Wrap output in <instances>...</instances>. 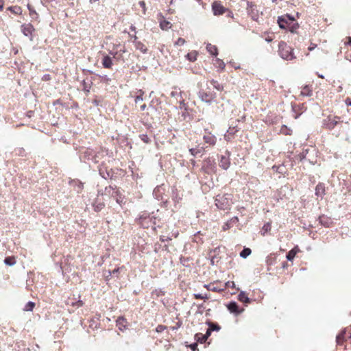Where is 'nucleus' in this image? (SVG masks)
<instances>
[{
	"instance_id": "f257e3e1",
	"label": "nucleus",
	"mask_w": 351,
	"mask_h": 351,
	"mask_svg": "<svg viewBox=\"0 0 351 351\" xmlns=\"http://www.w3.org/2000/svg\"><path fill=\"white\" fill-rule=\"evenodd\" d=\"M293 49L285 42L280 41L278 44V53L280 56L287 60H291L295 58L293 52Z\"/></svg>"
},
{
	"instance_id": "f03ea898",
	"label": "nucleus",
	"mask_w": 351,
	"mask_h": 351,
	"mask_svg": "<svg viewBox=\"0 0 351 351\" xmlns=\"http://www.w3.org/2000/svg\"><path fill=\"white\" fill-rule=\"evenodd\" d=\"M294 19L289 15L279 16L278 19V23L281 29H289L291 32L294 31V25H292L294 22Z\"/></svg>"
},
{
	"instance_id": "7ed1b4c3",
	"label": "nucleus",
	"mask_w": 351,
	"mask_h": 351,
	"mask_svg": "<svg viewBox=\"0 0 351 351\" xmlns=\"http://www.w3.org/2000/svg\"><path fill=\"white\" fill-rule=\"evenodd\" d=\"M343 122L339 116L329 115L324 120L323 125L325 129L331 130L335 128L339 123Z\"/></svg>"
},
{
	"instance_id": "20e7f679",
	"label": "nucleus",
	"mask_w": 351,
	"mask_h": 351,
	"mask_svg": "<svg viewBox=\"0 0 351 351\" xmlns=\"http://www.w3.org/2000/svg\"><path fill=\"white\" fill-rule=\"evenodd\" d=\"M215 202L216 206L220 210H226L230 208L231 202L226 195H217Z\"/></svg>"
},
{
	"instance_id": "39448f33",
	"label": "nucleus",
	"mask_w": 351,
	"mask_h": 351,
	"mask_svg": "<svg viewBox=\"0 0 351 351\" xmlns=\"http://www.w3.org/2000/svg\"><path fill=\"white\" fill-rule=\"evenodd\" d=\"M212 10L214 15L219 16L222 15L228 11V9L225 8L220 1H215L212 3Z\"/></svg>"
},
{
	"instance_id": "423d86ee",
	"label": "nucleus",
	"mask_w": 351,
	"mask_h": 351,
	"mask_svg": "<svg viewBox=\"0 0 351 351\" xmlns=\"http://www.w3.org/2000/svg\"><path fill=\"white\" fill-rule=\"evenodd\" d=\"M256 8V5L254 3L250 1L247 3V12L254 21H256L258 16V11Z\"/></svg>"
},
{
	"instance_id": "0eeeda50",
	"label": "nucleus",
	"mask_w": 351,
	"mask_h": 351,
	"mask_svg": "<svg viewBox=\"0 0 351 351\" xmlns=\"http://www.w3.org/2000/svg\"><path fill=\"white\" fill-rule=\"evenodd\" d=\"M202 169L206 173H212L215 171V164L210 158H207L204 160V165H202Z\"/></svg>"
},
{
	"instance_id": "6e6552de",
	"label": "nucleus",
	"mask_w": 351,
	"mask_h": 351,
	"mask_svg": "<svg viewBox=\"0 0 351 351\" xmlns=\"http://www.w3.org/2000/svg\"><path fill=\"white\" fill-rule=\"evenodd\" d=\"M21 31L25 36H32V33L34 31V26L30 23L24 24L21 25Z\"/></svg>"
},
{
	"instance_id": "1a4fd4ad",
	"label": "nucleus",
	"mask_w": 351,
	"mask_h": 351,
	"mask_svg": "<svg viewBox=\"0 0 351 351\" xmlns=\"http://www.w3.org/2000/svg\"><path fill=\"white\" fill-rule=\"evenodd\" d=\"M205 143L208 144L210 146H213L216 143V137L210 132L205 134L203 136Z\"/></svg>"
},
{
	"instance_id": "9d476101",
	"label": "nucleus",
	"mask_w": 351,
	"mask_h": 351,
	"mask_svg": "<svg viewBox=\"0 0 351 351\" xmlns=\"http://www.w3.org/2000/svg\"><path fill=\"white\" fill-rule=\"evenodd\" d=\"M227 308L230 313H234L236 315L240 314L243 311V308L239 309L238 304L235 302H230L228 304H227Z\"/></svg>"
},
{
	"instance_id": "9b49d317",
	"label": "nucleus",
	"mask_w": 351,
	"mask_h": 351,
	"mask_svg": "<svg viewBox=\"0 0 351 351\" xmlns=\"http://www.w3.org/2000/svg\"><path fill=\"white\" fill-rule=\"evenodd\" d=\"M325 193L326 189L324 184L321 182L318 183L315 187V195L317 197H321L322 199Z\"/></svg>"
},
{
	"instance_id": "f8f14e48",
	"label": "nucleus",
	"mask_w": 351,
	"mask_h": 351,
	"mask_svg": "<svg viewBox=\"0 0 351 351\" xmlns=\"http://www.w3.org/2000/svg\"><path fill=\"white\" fill-rule=\"evenodd\" d=\"M134 44L136 49L139 50L143 53H146L147 52L148 49L146 45L142 42L137 40V37L136 36H134Z\"/></svg>"
},
{
	"instance_id": "ddd939ff",
	"label": "nucleus",
	"mask_w": 351,
	"mask_h": 351,
	"mask_svg": "<svg viewBox=\"0 0 351 351\" xmlns=\"http://www.w3.org/2000/svg\"><path fill=\"white\" fill-rule=\"evenodd\" d=\"M219 165L224 170H227L230 165V160L229 157L221 156L219 162Z\"/></svg>"
},
{
	"instance_id": "4468645a",
	"label": "nucleus",
	"mask_w": 351,
	"mask_h": 351,
	"mask_svg": "<svg viewBox=\"0 0 351 351\" xmlns=\"http://www.w3.org/2000/svg\"><path fill=\"white\" fill-rule=\"evenodd\" d=\"M211 332H212V331H210V330L208 328V330H207V331H206V334H205V335H203L202 333H197V334L195 335V339H196L198 342H199V343H204V342H206V341L207 339H208V337L210 335Z\"/></svg>"
},
{
	"instance_id": "2eb2a0df",
	"label": "nucleus",
	"mask_w": 351,
	"mask_h": 351,
	"mask_svg": "<svg viewBox=\"0 0 351 351\" xmlns=\"http://www.w3.org/2000/svg\"><path fill=\"white\" fill-rule=\"evenodd\" d=\"M199 97L202 101L205 102H210L214 98L215 95L212 93H208L204 91H200L199 93Z\"/></svg>"
},
{
	"instance_id": "dca6fc26",
	"label": "nucleus",
	"mask_w": 351,
	"mask_h": 351,
	"mask_svg": "<svg viewBox=\"0 0 351 351\" xmlns=\"http://www.w3.org/2000/svg\"><path fill=\"white\" fill-rule=\"evenodd\" d=\"M101 64L105 69H111L113 64L112 60L109 56L106 55L102 58Z\"/></svg>"
},
{
	"instance_id": "f3484780",
	"label": "nucleus",
	"mask_w": 351,
	"mask_h": 351,
	"mask_svg": "<svg viewBox=\"0 0 351 351\" xmlns=\"http://www.w3.org/2000/svg\"><path fill=\"white\" fill-rule=\"evenodd\" d=\"M205 152V148L202 146L197 145L196 147L189 149V152L193 156H196L198 154L202 155Z\"/></svg>"
},
{
	"instance_id": "a211bd4d",
	"label": "nucleus",
	"mask_w": 351,
	"mask_h": 351,
	"mask_svg": "<svg viewBox=\"0 0 351 351\" xmlns=\"http://www.w3.org/2000/svg\"><path fill=\"white\" fill-rule=\"evenodd\" d=\"M161 19H160V27L162 30H168L172 26L171 23L167 21L163 16H160Z\"/></svg>"
},
{
	"instance_id": "6ab92c4d",
	"label": "nucleus",
	"mask_w": 351,
	"mask_h": 351,
	"mask_svg": "<svg viewBox=\"0 0 351 351\" xmlns=\"http://www.w3.org/2000/svg\"><path fill=\"white\" fill-rule=\"evenodd\" d=\"M300 252V249L298 246H295L292 250H291L287 254V260L291 261L294 259L295 255Z\"/></svg>"
},
{
	"instance_id": "aec40b11",
	"label": "nucleus",
	"mask_w": 351,
	"mask_h": 351,
	"mask_svg": "<svg viewBox=\"0 0 351 351\" xmlns=\"http://www.w3.org/2000/svg\"><path fill=\"white\" fill-rule=\"evenodd\" d=\"M313 93L312 88L306 85L302 88L300 95L302 96H311Z\"/></svg>"
},
{
	"instance_id": "412c9836",
	"label": "nucleus",
	"mask_w": 351,
	"mask_h": 351,
	"mask_svg": "<svg viewBox=\"0 0 351 351\" xmlns=\"http://www.w3.org/2000/svg\"><path fill=\"white\" fill-rule=\"evenodd\" d=\"M219 284L213 285V288H215L213 290V292L221 293L226 291V286L223 285V283L218 280Z\"/></svg>"
},
{
	"instance_id": "4be33fe9",
	"label": "nucleus",
	"mask_w": 351,
	"mask_h": 351,
	"mask_svg": "<svg viewBox=\"0 0 351 351\" xmlns=\"http://www.w3.org/2000/svg\"><path fill=\"white\" fill-rule=\"evenodd\" d=\"M206 49L212 56H217L218 54V49L215 45H213L212 44H208L206 45Z\"/></svg>"
},
{
	"instance_id": "5701e85b",
	"label": "nucleus",
	"mask_w": 351,
	"mask_h": 351,
	"mask_svg": "<svg viewBox=\"0 0 351 351\" xmlns=\"http://www.w3.org/2000/svg\"><path fill=\"white\" fill-rule=\"evenodd\" d=\"M345 335L346 331L342 330L341 332H339L336 337V341L338 345H343L344 341H345Z\"/></svg>"
},
{
	"instance_id": "b1692460",
	"label": "nucleus",
	"mask_w": 351,
	"mask_h": 351,
	"mask_svg": "<svg viewBox=\"0 0 351 351\" xmlns=\"http://www.w3.org/2000/svg\"><path fill=\"white\" fill-rule=\"evenodd\" d=\"M238 299L240 302H243V303H250V298L247 297V295L243 291H241L239 294Z\"/></svg>"
},
{
	"instance_id": "393cba45",
	"label": "nucleus",
	"mask_w": 351,
	"mask_h": 351,
	"mask_svg": "<svg viewBox=\"0 0 351 351\" xmlns=\"http://www.w3.org/2000/svg\"><path fill=\"white\" fill-rule=\"evenodd\" d=\"M210 82L213 86V87L217 90L222 91L223 90V86L221 84H220L218 81L211 80Z\"/></svg>"
},
{
	"instance_id": "a878e982",
	"label": "nucleus",
	"mask_w": 351,
	"mask_h": 351,
	"mask_svg": "<svg viewBox=\"0 0 351 351\" xmlns=\"http://www.w3.org/2000/svg\"><path fill=\"white\" fill-rule=\"evenodd\" d=\"M280 134H283V135H291L292 134V130L288 128L287 125H282L280 130Z\"/></svg>"
},
{
	"instance_id": "bb28decb",
	"label": "nucleus",
	"mask_w": 351,
	"mask_h": 351,
	"mask_svg": "<svg viewBox=\"0 0 351 351\" xmlns=\"http://www.w3.org/2000/svg\"><path fill=\"white\" fill-rule=\"evenodd\" d=\"M136 93L137 95L134 98V101L136 104L143 100L144 91H143L142 90H138Z\"/></svg>"
},
{
	"instance_id": "cd10ccee",
	"label": "nucleus",
	"mask_w": 351,
	"mask_h": 351,
	"mask_svg": "<svg viewBox=\"0 0 351 351\" xmlns=\"http://www.w3.org/2000/svg\"><path fill=\"white\" fill-rule=\"evenodd\" d=\"M197 53L196 51H191L190 53H188L186 56V58L191 61L194 62L197 60Z\"/></svg>"
},
{
	"instance_id": "c85d7f7f",
	"label": "nucleus",
	"mask_w": 351,
	"mask_h": 351,
	"mask_svg": "<svg viewBox=\"0 0 351 351\" xmlns=\"http://www.w3.org/2000/svg\"><path fill=\"white\" fill-rule=\"evenodd\" d=\"M4 263L9 266L14 265L16 263V258L14 256H8L5 258Z\"/></svg>"
},
{
	"instance_id": "c756f323",
	"label": "nucleus",
	"mask_w": 351,
	"mask_h": 351,
	"mask_svg": "<svg viewBox=\"0 0 351 351\" xmlns=\"http://www.w3.org/2000/svg\"><path fill=\"white\" fill-rule=\"evenodd\" d=\"M208 326H209L208 329L210 331H214V330L218 331L221 328V327L219 324L213 323V322H208Z\"/></svg>"
},
{
	"instance_id": "7c9ffc66",
	"label": "nucleus",
	"mask_w": 351,
	"mask_h": 351,
	"mask_svg": "<svg viewBox=\"0 0 351 351\" xmlns=\"http://www.w3.org/2000/svg\"><path fill=\"white\" fill-rule=\"evenodd\" d=\"M93 206L95 211L99 212L105 207V204L103 202H99L94 204Z\"/></svg>"
},
{
	"instance_id": "2f4dec72",
	"label": "nucleus",
	"mask_w": 351,
	"mask_h": 351,
	"mask_svg": "<svg viewBox=\"0 0 351 351\" xmlns=\"http://www.w3.org/2000/svg\"><path fill=\"white\" fill-rule=\"evenodd\" d=\"M252 253V250L250 248L245 247L244 248L240 253V256L245 258Z\"/></svg>"
},
{
	"instance_id": "473e14b6",
	"label": "nucleus",
	"mask_w": 351,
	"mask_h": 351,
	"mask_svg": "<svg viewBox=\"0 0 351 351\" xmlns=\"http://www.w3.org/2000/svg\"><path fill=\"white\" fill-rule=\"evenodd\" d=\"M34 307H35V303L33 302H29L25 304V306L24 307V311H32Z\"/></svg>"
},
{
	"instance_id": "72a5a7b5",
	"label": "nucleus",
	"mask_w": 351,
	"mask_h": 351,
	"mask_svg": "<svg viewBox=\"0 0 351 351\" xmlns=\"http://www.w3.org/2000/svg\"><path fill=\"white\" fill-rule=\"evenodd\" d=\"M193 298L197 300H208L210 298V295L208 294L203 295L200 293H195L193 294Z\"/></svg>"
},
{
	"instance_id": "f704fd0d",
	"label": "nucleus",
	"mask_w": 351,
	"mask_h": 351,
	"mask_svg": "<svg viewBox=\"0 0 351 351\" xmlns=\"http://www.w3.org/2000/svg\"><path fill=\"white\" fill-rule=\"evenodd\" d=\"M218 284H219L218 280H215L209 284L204 285V287L206 288L208 291H213V290H214V289H215V288H213V285H218Z\"/></svg>"
},
{
	"instance_id": "c9c22d12",
	"label": "nucleus",
	"mask_w": 351,
	"mask_h": 351,
	"mask_svg": "<svg viewBox=\"0 0 351 351\" xmlns=\"http://www.w3.org/2000/svg\"><path fill=\"white\" fill-rule=\"evenodd\" d=\"M9 10L15 14H21V8L19 6L10 7Z\"/></svg>"
},
{
	"instance_id": "e433bc0d",
	"label": "nucleus",
	"mask_w": 351,
	"mask_h": 351,
	"mask_svg": "<svg viewBox=\"0 0 351 351\" xmlns=\"http://www.w3.org/2000/svg\"><path fill=\"white\" fill-rule=\"evenodd\" d=\"M141 139L145 143H150L151 140L147 134H142L140 136Z\"/></svg>"
},
{
	"instance_id": "4c0bfd02",
	"label": "nucleus",
	"mask_w": 351,
	"mask_h": 351,
	"mask_svg": "<svg viewBox=\"0 0 351 351\" xmlns=\"http://www.w3.org/2000/svg\"><path fill=\"white\" fill-rule=\"evenodd\" d=\"M125 323L126 319L123 317H119L118 319L117 320V324L118 326L123 325V326H125L124 324Z\"/></svg>"
},
{
	"instance_id": "58836bf2",
	"label": "nucleus",
	"mask_w": 351,
	"mask_h": 351,
	"mask_svg": "<svg viewBox=\"0 0 351 351\" xmlns=\"http://www.w3.org/2000/svg\"><path fill=\"white\" fill-rule=\"evenodd\" d=\"M167 328V326H164V325H158L156 328V331L157 332H163L165 330H166Z\"/></svg>"
},
{
	"instance_id": "ea45409f",
	"label": "nucleus",
	"mask_w": 351,
	"mask_h": 351,
	"mask_svg": "<svg viewBox=\"0 0 351 351\" xmlns=\"http://www.w3.org/2000/svg\"><path fill=\"white\" fill-rule=\"evenodd\" d=\"M186 43L185 40L182 38H179L175 43L176 45L182 46Z\"/></svg>"
},
{
	"instance_id": "a19ab883",
	"label": "nucleus",
	"mask_w": 351,
	"mask_h": 351,
	"mask_svg": "<svg viewBox=\"0 0 351 351\" xmlns=\"http://www.w3.org/2000/svg\"><path fill=\"white\" fill-rule=\"evenodd\" d=\"M223 285L226 286V290L228 287H233L234 286V282L233 281H228L227 282L223 284Z\"/></svg>"
},
{
	"instance_id": "79ce46f5",
	"label": "nucleus",
	"mask_w": 351,
	"mask_h": 351,
	"mask_svg": "<svg viewBox=\"0 0 351 351\" xmlns=\"http://www.w3.org/2000/svg\"><path fill=\"white\" fill-rule=\"evenodd\" d=\"M171 238L169 237H165V236H160V241L161 242L169 241H171Z\"/></svg>"
},
{
	"instance_id": "37998d69",
	"label": "nucleus",
	"mask_w": 351,
	"mask_h": 351,
	"mask_svg": "<svg viewBox=\"0 0 351 351\" xmlns=\"http://www.w3.org/2000/svg\"><path fill=\"white\" fill-rule=\"evenodd\" d=\"M138 4L143 8V13L145 14L146 11L145 2L144 1H139Z\"/></svg>"
},
{
	"instance_id": "c03bdc74",
	"label": "nucleus",
	"mask_w": 351,
	"mask_h": 351,
	"mask_svg": "<svg viewBox=\"0 0 351 351\" xmlns=\"http://www.w3.org/2000/svg\"><path fill=\"white\" fill-rule=\"evenodd\" d=\"M119 268L114 269L112 271H111L112 275L115 276L117 278H119Z\"/></svg>"
},
{
	"instance_id": "a18cd8bd",
	"label": "nucleus",
	"mask_w": 351,
	"mask_h": 351,
	"mask_svg": "<svg viewBox=\"0 0 351 351\" xmlns=\"http://www.w3.org/2000/svg\"><path fill=\"white\" fill-rule=\"evenodd\" d=\"M317 47V45L316 44L311 43L310 45L308 47V50L309 51H311L314 50Z\"/></svg>"
},
{
	"instance_id": "49530a36",
	"label": "nucleus",
	"mask_w": 351,
	"mask_h": 351,
	"mask_svg": "<svg viewBox=\"0 0 351 351\" xmlns=\"http://www.w3.org/2000/svg\"><path fill=\"white\" fill-rule=\"evenodd\" d=\"M182 325L181 322H178L176 326L171 327L172 330L178 329Z\"/></svg>"
},
{
	"instance_id": "de8ad7c7",
	"label": "nucleus",
	"mask_w": 351,
	"mask_h": 351,
	"mask_svg": "<svg viewBox=\"0 0 351 351\" xmlns=\"http://www.w3.org/2000/svg\"><path fill=\"white\" fill-rule=\"evenodd\" d=\"M273 36L270 35H267V36L265 37V40L268 43H270L273 40Z\"/></svg>"
},
{
	"instance_id": "09e8293b",
	"label": "nucleus",
	"mask_w": 351,
	"mask_h": 351,
	"mask_svg": "<svg viewBox=\"0 0 351 351\" xmlns=\"http://www.w3.org/2000/svg\"><path fill=\"white\" fill-rule=\"evenodd\" d=\"M345 103L347 106H351V98L347 97L345 100Z\"/></svg>"
},
{
	"instance_id": "8fccbe9b",
	"label": "nucleus",
	"mask_w": 351,
	"mask_h": 351,
	"mask_svg": "<svg viewBox=\"0 0 351 351\" xmlns=\"http://www.w3.org/2000/svg\"><path fill=\"white\" fill-rule=\"evenodd\" d=\"M346 45H351V36L348 37V40L345 42Z\"/></svg>"
},
{
	"instance_id": "3c124183",
	"label": "nucleus",
	"mask_w": 351,
	"mask_h": 351,
	"mask_svg": "<svg viewBox=\"0 0 351 351\" xmlns=\"http://www.w3.org/2000/svg\"><path fill=\"white\" fill-rule=\"evenodd\" d=\"M77 306H82L84 305V302L82 300H78L76 303Z\"/></svg>"
},
{
	"instance_id": "603ef678",
	"label": "nucleus",
	"mask_w": 351,
	"mask_h": 351,
	"mask_svg": "<svg viewBox=\"0 0 351 351\" xmlns=\"http://www.w3.org/2000/svg\"><path fill=\"white\" fill-rule=\"evenodd\" d=\"M117 202L121 205L123 204V198H121V197L119 198H117Z\"/></svg>"
},
{
	"instance_id": "864d4df0",
	"label": "nucleus",
	"mask_w": 351,
	"mask_h": 351,
	"mask_svg": "<svg viewBox=\"0 0 351 351\" xmlns=\"http://www.w3.org/2000/svg\"><path fill=\"white\" fill-rule=\"evenodd\" d=\"M147 108V106L145 104H142L141 106H140V108L142 111L145 110Z\"/></svg>"
},
{
	"instance_id": "5fc2aeb1",
	"label": "nucleus",
	"mask_w": 351,
	"mask_h": 351,
	"mask_svg": "<svg viewBox=\"0 0 351 351\" xmlns=\"http://www.w3.org/2000/svg\"><path fill=\"white\" fill-rule=\"evenodd\" d=\"M108 273H109V274H108V276H106V281H108V280H110V276L112 275V274H111V271H108Z\"/></svg>"
},
{
	"instance_id": "6e6d98bb",
	"label": "nucleus",
	"mask_w": 351,
	"mask_h": 351,
	"mask_svg": "<svg viewBox=\"0 0 351 351\" xmlns=\"http://www.w3.org/2000/svg\"><path fill=\"white\" fill-rule=\"evenodd\" d=\"M49 79H50V75H45L43 77V80H49Z\"/></svg>"
},
{
	"instance_id": "4d7b16f0",
	"label": "nucleus",
	"mask_w": 351,
	"mask_h": 351,
	"mask_svg": "<svg viewBox=\"0 0 351 351\" xmlns=\"http://www.w3.org/2000/svg\"><path fill=\"white\" fill-rule=\"evenodd\" d=\"M269 228H270V225L269 224L265 225L264 227H263V228L265 229V230H267Z\"/></svg>"
},
{
	"instance_id": "13d9d810",
	"label": "nucleus",
	"mask_w": 351,
	"mask_h": 351,
	"mask_svg": "<svg viewBox=\"0 0 351 351\" xmlns=\"http://www.w3.org/2000/svg\"><path fill=\"white\" fill-rule=\"evenodd\" d=\"M191 163L193 166H195V160H193V159L191 160Z\"/></svg>"
},
{
	"instance_id": "bf43d9fd",
	"label": "nucleus",
	"mask_w": 351,
	"mask_h": 351,
	"mask_svg": "<svg viewBox=\"0 0 351 351\" xmlns=\"http://www.w3.org/2000/svg\"><path fill=\"white\" fill-rule=\"evenodd\" d=\"M221 65L222 66V67H223V68L224 67V66H225V65H224L223 62L220 61V66H221Z\"/></svg>"
},
{
	"instance_id": "052dcab7",
	"label": "nucleus",
	"mask_w": 351,
	"mask_h": 351,
	"mask_svg": "<svg viewBox=\"0 0 351 351\" xmlns=\"http://www.w3.org/2000/svg\"><path fill=\"white\" fill-rule=\"evenodd\" d=\"M197 346V344H193L191 347V348L195 350V348Z\"/></svg>"
},
{
	"instance_id": "680f3d73",
	"label": "nucleus",
	"mask_w": 351,
	"mask_h": 351,
	"mask_svg": "<svg viewBox=\"0 0 351 351\" xmlns=\"http://www.w3.org/2000/svg\"><path fill=\"white\" fill-rule=\"evenodd\" d=\"M318 77L320 78H324V76L322 75H318Z\"/></svg>"
},
{
	"instance_id": "e2e57ef3",
	"label": "nucleus",
	"mask_w": 351,
	"mask_h": 351,
	"mask_svg": "<svg viewBox=\"0 0 351 351\" xmlns=\"http://www.w3.org/2000/svg\"><path fill=\"white\" fill-rule=\"evenodd\" d=\"M267 263H268V264H271V263H269V258H268V259L267 260Z\"/></svg>"
},
{
	"instance_id": "0e129e2a",
	"label": "nucleus",
	"mask_w": 351,
	"mask_h": 351,
	"mask_svg": "<svg viewBox=\"0 0 351 351\" xmlns=\"http://www.w3.org/2000/svg\"><path fill=\"white\" fill-rule=\"evenodd\" d=\"M3 9V5H0V10Z\"/></svg>"
}]
</instances>
